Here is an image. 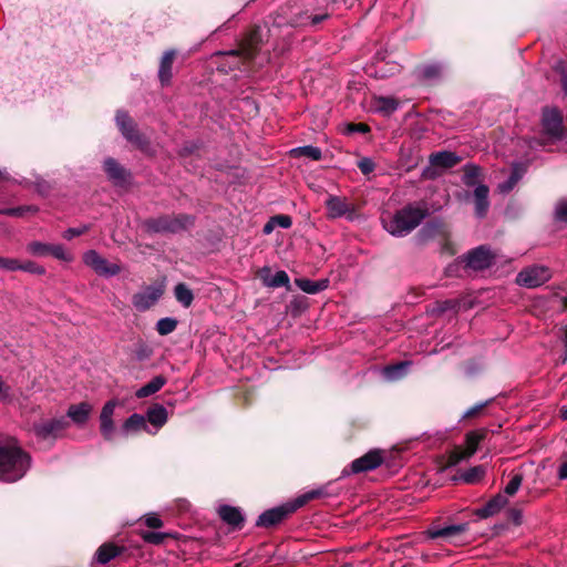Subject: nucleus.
<instances>
[{
	"instance_id": "nucleus-54",
	"label": "nucleus",
	"mask_w": 567,
	"mask_h": 567,
	"mask_svg": "<svg viewBox=\"0 0 567 567\" xmlns=\"http://www.w3.org/2000/svg\"><path fill=\"white\" fill-rule=\"evenodd\" d=\"M9 395L10 388L2 380H0V401L7 400Z\"/></svg>"
},
{
	"instance_id": "nucleus-1",
	"label": "nucleus",
	"mask_w": 567,
	"mask_h": 567,
	"mask_svg": "<svg viewBox=\"0 0 567 567\" xmlns=\"http://www.w3.org/2000/svg\"><path fill=\"white\" fill-rule=\"evenodd\" d=\"M429 215L424 204H408L394 214L382 216L383 228L394 237H405L412 233Z\"/></svg>"
},
{
	"instance_id": "nucleus-16",
	"label": "nucleus",
	"mask_w": 567,
	"mask_h": 567,
	"mask_svg": "<svg viewBox=\"0 0 567 567\" xmlns=\"http://www.w3.org/2000/svg\"><path fill=\"white\" fill-rule=\"evenodd\" d=\"M382 463V456L378 451H370L365 455L351 463L352 473L372 471Z\"/></svg>"
},
{
	"instance_id": "nucleus-21",
	"label": "nucleus",
	"mask_w": 567,
	"mask_h": 567,
	"mask_svg": "<svg viewBox=\"0 0 567 567\" xmlns=\"http://www.w3.org/2000/svg\"><path fill=\"white\" fill-rule=\"evenodd\" d=\"M142 430L147 433L155 434V432H152L150 430L145 416L138 413H133L131 416L126 419V421L122 425L121 433L124 436H127L130 433H135Z\"/></svg>"
},
{
	"instance_id": "nucleus-8",
	"label": "nucleus",
	"mask_w": 567,
	"mask_h": 567,
	"mask_svg": "<svg viewBox=\"0 0 567 567\" xmlns=\"http://www.w3.org/2000/svg\"><path fill=\"white\" fill-rule=\"evenodd\" d=\"M260 37L257 31H252L249 35L241 42L240 47L237 50L229 51L227 55L233 58H239L243 63H248L252 61L258 51L260 50Z\"/></svg>"
},
{
	"instance_id": "nucleus-38",
	"label": "nucleus",
	"mask_w": 567,
	"mask_h": 567,
	"mask_svg": "<svg viewBox=\"0 0 567 567\" xmlns=\"http://www.w3.org/2000/svg\"><path fill=\"white\" fill-rule=\"evenodd\" d=\"M100 431L106 441H112L115 433L113 419L100 417Z\"/></svg>"
},
{
	"instance_id": "nucleus-52",
	"label": "nucleus",
	"mask_w": 567,
	"mask_h": 567,
	"mask_svg": "<svg viewBox=\"0 0 567 567\" xmlns=\"http://www.w3.org/2000/svg\"><path fill=\"white\" fill-rule=\"evenodd\" d=\"M144 539L152 544H161L164 539V535L161 533L150 532L144 535Z\"/></svg>"
},
{
	"instance_id": "nucleus-53",
	"label": "nucleus",
	"mask_w": 567,
	"mask_h": 567,
	"mask_svg": "<svg viewBox=\"0 0 567 567\" xmlns=\"http://www.w3.org/2000/svg\"><path fill=\"white\" fill-rule=\"evenodd\" d=\"M145 523L151 528H159L163 525L161 518L158 516H156V515H148L146 517Z\"/></svg>"
},
{
	"instance_id": "nucleus-25",
	"label": "nucleus",
	"mask_w": 567,
	"mask_h": 567,
	"mask_svg": "<svg viewBox=\"0 0 567 567\" xmlns=\"http://www.w3.org/2000/svg\"><path fill=\"white\" fill-rule=\"evenodd\" d=\"M296 286L306 293L315 295L329 287V279L310 280L307 278L295 279Z\"/></svg>"
},
{
	"instance_id": "nucleus-37",
	"label": "nucleus",
	"mask_w": 567,
	"mask_h": 567,
	"mask_svg": "<svg viewBox=\"0 0 567 567\" xmlns=\"http://www.w3.org/2000/svg\"><path fill=\"white\" fill-rule=\"evenodd\" d=\"M177 327V320L174 318H162L156 323V331L161 336H167L172 333Z\"/></svg>"
},
{
	"instance_id": "nucleus-51",
	"label": "nucleus",
	"mask_w": 567,
	"mask_h": 567,
	"mask_svg": "<svg viewBox=\"0 0 567 567\" xmlns=\"http://www.w3.org/2000/svg\"><path fill=\"white\" fill-rule=\"evenodd\" d=\"M422 74L426 79L436 78L440 74V68L437 65H427L422 70Z\"/></svg>"
},
{
	"instance_id": "nucleus-12",
	"label": "nucleus",
	"mask_w": 567,
	"mask_h": 567,
	"mask_svg": "<svg viewBox=\"0 0 567 567\" xmlns=\"http://www.w3.org/2000/svg\"><path fill=\"white\" fill-rule=\"evenodd\" d=\"M162 295L163 290L161 288L148 286L133 296L132 303L137 311L143 312L153 307Z\"/></svg>"
},
{
	"instance_id": "nucleus-40",
	"label": "nucleus",
	"mask_w": 567,
	"mask_h": 567,
	"mask_svg": "<svg viewBox=\"0 0 567 567\" xmlns=\"http://www.w3.org/2000/svg\"><path fill=\"white\" fill-rule=\"evenodd\" d=\"M50 255L59 260L66 262L73 260V255L68 252L62 245H51Z\"/></svg>"
},
{
	"instance_id": "nucleus-20",
	"label": "nucleus",
	"mask_w": 567,
	"mask_h": 567,
	"mask_svg": "<svg viewBox=\"0 0 567 567\" xmlns=\"http://www.w3.org/2000/svg\"><path fill=\"white\" fill-rule=\"evenodd\" d=\"M92 411H93L92 404H90L89 402H81L79 404L70 405L68 409L66 415L76 425L82 426L89 420Z\"/></svg>"
},
{
	"instance_id": "nucleus-62",
	"label": "nucleus",
	"mask_w": 567,
	"mask_h": 567,
	"mask_svg": "<svg viewBox=\"0 0 567 567\" xmlns=\"http://www.w3.org/2000/svg\"><path fill=\"white\" fill-rule=\"evenodd\" d=\"M399 70H400V65L396 63H393V64H391L389 71L391 72V74H393V73L398 72Z\"/></svg>"
},
{
	"instance_id": "nucleus-36",
	"label": "nucleus",
	"mask_w": 567,
	"mask_h": 567,
	"mask_svg": "<svg viewBox=\"0 0 567 567\" xmlns=\"http://www.w3.org/2000/svg\"><path fill=\"white\" fill-rule=\"evenodd\" d=\"M485 473V467L483 465H477L464 471L461 474V480L466 484H476L482 481Z\"/></svg>"
},
{
	"instance_id": "nucleus-29",
	"label": "nucleus",
	"mask_w": 567,
	"mask_h": 567,
	"mask_svg": "<svg viewBox=\"0 0 567 567\" xmlns=\"http://www.w3.org/2000/svg\"><path fill=\"white\" fill-rule=\"evenodd\" d=\"M167 380L163 375L154 377L148 383L141 386L136 392L135 396L138 399H144L151 396L152 394L158 392L165 384Z\"/></svg>"
},
{
	"instance_id": "nucleus-57",
	"label": "nucleus",
	"mask_w": 567,
	"mask_h": 567,
	"mask_svg": "<svg viewBox=\"0 0 567 567\" xmlns=\"http://www.w3.org/2000/svg\"><path fill=\"white\" fill-rule=\"evenodd\" d=\"M455 307V303L454 301L452 300H446L444 301L441 306H440V311H446L449 309H453Z\"/></svg>"
},
{
	"instance_id": "nucleus-33",
	"label": "nucleus",
	"mask_w": 567,
	"mask_h": 567,
	"mask_svg": "<svg viewBox=\"0 0 567 567\" xmlns=\"http://www.w3.org/2000/svg\"><path fill=\"white\" fill-rule=\"evenodd\" d=\"M481 174H482V169L480 166H477L475 164H466L464 166V175L462 178L463 183L467 187H473L478 183Z\"/></svg>"
},
{
	"instance_id": "nucleus-59",
	"label": "nucleus",
	"mask_w": 567,
	"mask_h": 567,
	"mask_svg": "<svg viewBox=\"0 0 567 567\" xmlns=\"http://www.w3.org/2000/svg\"><path fill=\"white\" fill-rule=\"evenodd\" d=\"M327 18H328V16H327V14H316V16H313V17L311 18V23H312L313 25H316V24H318V23L322 22V21H323L324 19H327Z\"/></svg>"
},
{
	"instance_id": "nucleus-26",
	"label": "nucleus",
	"mask_w": 567,
	"mask_h": 567,
	"mask_svg": "<svg viewBox=\"0 0 567 567\" xmlns=\"http://www.w3.org/2000/svg\"><path fill=\"white\" fill-rule=\"evenodd\" d=\"M507 504V498L501 494L489 499L483 507L476 511L477 516L487 518L498 513Z\"/></svg>"
},
{
	"instance_id": "nucleus-47",
	"label": "nucleus",
	"mask_w": 567,
	"mask_h": 567,
	"mask_svg": "<svg viewBox=\"0 0 567 567\" xmlns=\"http://www.w3.org/2000/svg\"><path fill=\"white\" fill-rule=\"evenodd\" d=\"M19 267H20V261L18 259L0 257V268L14 271V270H19Z\"/></svg>"
},
{
	"instance_id": "nucleus-32",
	"label": "nucleus",
	"mask_w": 567,
	"mask_h": 567,
	"mask_svg": "<svg viewBox=\"0 0 567 567\" xmlns=\"http://www.w3.org/2000/svg\"><path fill=\"white\" fill-rule=\"evenodd\" d=\"M292 157H308L312 161H320L322 152L319 147L312 145L299 146L290 151Z\"/></svg>"
},
{
	"instance_id": "nucleus-34",
	"label": "nucleus",
	"mask_w": 567,
	"mask_h": 567,
	"mask_svg": "<svg viewBox=\"0 0 567 567\" xmlns=\"http://www.w3.org/2000/svg\"><path fill=\"white\" fill-rule=\"evenodd\" d=\"M121 549L112 544L102 545L96 551V560L100 564H106L117 555H120Z\"/></svg>"
},
{
	"instance_id": "nucleus-63",
	"label": "nucleus",
	"mask_w": 567,
	"mask_h": 567,
	"mask_svg": "<svg viewBox=\"0 0 567 567\" xmlns=\"http://www.w3.org/2000/svg\"><path fill=\"white\" fill-rule=\"evenodd\" d=\"M560 415H561L563 420L567 421V406H563L560 409Z\"/></svg>"
},
{
	"instance_id": "nucleus-22",
	"label": "nucleus",
	"mask_w": 567,
	"mask_h": 567,
	"mask_svg": "<svg viewBox=\"0 0 567 567\" xmlns=\"http://www.w3.org/2000/svg\"><path fill=\"white\" fill-rule=\"evenodd\" d=\"M218 514L225 523L233 526L234 528H241L245 520L241 511L229 505L220 506L218 508Z\"/></svg>"
},
{
	"instance_id": "nucleus-39",
	"label": "nucleus",
	"mask_w": 567,
	"mask_h": 567,
	"mask_svg": "<svg viewBox=\"0 0 567 567\" xmlns=\"http://www.w3.org/2000/svg\"><path fill=\"white\" fill-rule=\"evenodd\" d=\"M50 244H43L40 241H32L28 245V251L34 256H47L50 255Z\"/></svg>"
},
{
	"instance_id": "nucleus-46",
	"label": "nucleus",
	"mask_w": 567,
	"mask_h": 567,
	"mask_svg": "<svg viewBox=\"0 0 567 567\" xmlns=\"http://www.w3.org/2000/svg\"><path fill=\"white\" fill-rule=\"evenodd\" d=\"M555 217L559 221L567 223V200H561L556 205Z\"/></svg>"
},
{
	"instance_id": "nucleus-35",
	"label": "nucleus",
	"mask_w": 567,
	"mask_h": 567,
	"mask_svg": "<svg viewBox=\"0 0 567 567\" xmlns=\"http://www.w3.org/2000/svg\"><path fill=\"white\" fill-rule=\"evenodd\" d=\"M174 295L177 301L185 308H188L194 300L193 291L185 284L176 285Z\"/></svg>"
},
{
	"instance_id": "nucleus-5",
	"label": "nucleus",
	"mask_w": 567,
	"mask_h": 567,
	"mask_svg": "<svg viewBox=\"0 0 567 567\" xmlns=\"http://www.w3.org/2000/svg\"><path fill=\"white\" fill-rule=\"evenodd\" d=\"M69 427V422L65 417L43 420L33 424V433L39 440L54 441L61 437L64 431Z\"/></svg>"
},
{
	"instance_id": "nucleus-42",
	"label": "nucleus",
	"mask_w": 567,
	"mask_h": 567,
	"mask_svg": "<svg viewBox=\"0 0 567 567\" xmlns=\"http://www.w3.org/2000/svg\"><path fill=\"white\" fill-rule=\"evenodd\" d=\"M523 482V475L522 474H514L509 482L506 484L504 492L508 496H513L517 493Z\"/></svg>"
},
{
	"instance_id": "nucleus-44",
	"label": "nucleus",
	"mask_w": 567,
	"mask_h": 567,
	"mask_svg": "<svg viewBox=\"0 0 567 567\" xmlns=\"http://www.w3.org/2000/svg\"><path fill=\"white\" fill-rule=\"evenodd\" d=\"M491 401L492 400H487L485 402L477 403L474 406L470 408L463 414V419H470V417L478 416L481 414V412L483 411V409L485 406H487Z\"/></svg>"
},
{
	"instance_id": "nucleus-18",
	"label": "nucleus",
	"mask_w": 567,
	"mask_h": 567,
	"mask_svg": "<svg viewBox=\"0 0 567 567\" xmlns=\"http://www.w3.org/2000/svg\"><path fill=\"white\" fill-rule=\"evenodd\" d=\"M485 436L486 430L470 432L466 435V447L463 451L456 453L455 461L458 462L461 460H467L473 456L477 451L478 444L485 439Z\"/></svg>"
},
{
	"instance_id": "nucleus-3",
	"label": "nucleus",
	"mask_w": 567,
	"mask_h": 567,
	"mask_svg": "<svg viewBox=\"0 0 567 567\" xmlns=\"http://www.w3.org/2000/svg\"><path fill=\"white\" fill-rule=\"evenodd\" d=\"M468 529V523L452 524L445 526H430L424 532L426 539H442L444 543L463 546L467 543L465 533Z\"/></svg>"
},
{
	"instance_id": "nucleus-14",
	"label": "nucleus",
	"mask_w": 567,
	"mask_h": 567,
	"mask_svg": "<svg viewBox=\"0 0 567 567\" xmlns=\"http://www.w3.org/2000/svg\"><path fill=\"white\" fill-rule=\"evenodd\" d=\"M494 260V255L485 246H480L466 256V266L474 270H483L488 268Z\"/></svg>"
},
{
	"instance_id": "nucleus-24",
	"label": "nucleus",
	"mask_w": 567,
	"mask_h": 567,
	"mask_svg": "<svg viewBox=\"0 0 567 567\" xmlns=\"http://www.w3.org/2000/svg\"><path fill=\"white\" fill-rule=\"evenodd\" d=\"M460 162V157L449 151H442L430 155V163L435 167L451 168Z\"/></svg>"
},
{
	"instance_id": "nucleus-13",
	"label": "nucleus",
	"mask_w": 567,
	"mask_h": 567,
	"mask_svg": "<svg viewBox=\"0 0 567 567\" xmlns=\"http://www.w3.org/2000/svg\"><path fill=\"white\" fill-rule=\"evenodd\" d=\"M327 214L329 218L348 217L352 218L353 206L343 197L329 195L326 199Z\"/></svg>"
},
{
	"instance_id": "nucleus-11",
	"label": "nucleus",
	"mask_w": 567,
	"mask_h": 567,
	"mask_svg": "<svg viewBox=\"0 0 567 567\" xmlns=\"http://www.w3.org/2000/svg\"><path fill=\"white\" fill-rule=\"evenodd\" d=\"M297 511L295 503L268 509L259 515L256 525L259 527H271L282 522L289 514Z\"/></svg>"
},
{
	"instance_id": "nucleus-15",
	"label": "nucleus",
	"mask_w": 567,
	"mask_h": 567,
	"mask_svg": "<svg viewBox=\"0 0 567 567\" xmlns=\"http://www.w3.org/2000/svg\"><path fill=\"white\" fill-rule=\"evenodd\" d=\"M104 171L109 179L115 186H125L130 182V173L121 166L114 158L109 157L103 164Z\"/></svg>"
},
{
	"instance_id": "nucleus-58",
	"label": "nucleus",
	"mask_w": 567,
	"mask_h": 567,
	"mask_svg": "<svg viewBox=\"0 0 567 567\" xmlns=\"http://www.w3.org/2000/svg\"><path fill=\"white\" fill-rule=\"evenodd\" d=\"M560 75H561V87H563L564 93L567 95V72L565 70H563L560 72Z\"/></svg>"
},
{
	"instance_id": "nucleus-43",
	"label": "nucleus",
	"mask_w": 567,
	"mask_h": 567,
	"mask_svg": "<svg viewBox=\"0 0 567 567\" xmlns=\"http://www.w3.org/2000/svg\"><path fill=\"white\" fill-rule=\"evenodd\" d=\"M19 270H23L25 272L34 274L42 276L45 274V268L34 261H25L20 262Z\"/></svg>"
},
{
	"instance_id": "nucleus-23",
	"label": "nucleus",
	"mask_w": 567,
	"mask_h": 567,
	"mask_svg": "<svg viewBox=\"0 0 567 567\" xmlns=\"http://www.w3.org/2000/svg\"><path fill=\"white\" fill-rule=\"evenodd\" d=\"M174 59H175L174 50L166 51L161 59L159 69H158V79H159L162 85H167L172 80V76H173L172 68H173Z\"/></svg>"
},
{
	"instance_id": "nucleus-30",
	"label": "nucleus",
	"mask_w": 567,
	"mask_h": 567,
	"mask_svg": "<svg viewBox=\"0 0 567 567\" xmlns=\"http://www.w3.org/2000/svg\"><path fill=\"white\" fill-rule=\"evenodd\" d=\"M410 364V361H401L395 364L386 365L382 374L388 381H396L406 374Z\"/></svg>"
},
{
	"instance_id": "nucleus-50",
	"label": "nucleus",
	"mask_w": 567,
	"mask_h": 567,
	"mask_svg": "<svg viewBox=\"0 0 567 567\" xmlns=\"http://www.w3.org/2000/svg\"><path fill=\"white\" fill-rule=\"evenodd\" d=\"M115 408H116V402L115 401L106 402L104 404L102 411H101L100 417L113 419V414H114Z\"/></svg>"
},
{
	"instance_id": "nucleus-10",
	"label": "nucleus",
	"mask_w": 567,
	"mask_h": 567,
	"mask_svg": "<svg viewBox=\"0 0 567 567\" xmlns=\"http://www.w3.org/2000/svg\"><path fill=\"white\" fill-rule=\"evenodd\" d=\"M542 127L545 134L554 138H560L564 133L561 112L555 107L544 109Z\"/></svg>"
},
{
	"instance_id": "nucleus-56",
	"label": "nucleus",
	"mask_w": 567,
	"mask_h": 567,
	"mask_svg": "<svg viewBox=\"0 0 567 567\" xmlns=\"http://www.w3.org/2000/svg\"><path fill=\"white\" fill-rule=\"evenodd\" d=\"M350 131L359 132V133H367V132H369V127L367 124L358 123V124H352L350 126Z\"/></svg>"
},
{
	"instance_id": "nucleus-19",
	"label": "nucleus",
	"mask_w": 567,
	"mask_h": 567,
	"mask_svg": "<svg viewBox=\"0 0 567 567\" xmlns=\"http://www.w3.org/2000/svg\"><path fill=\"white\" fill-rule=\"evenodd\" d=\"M489 189L484 184H478L473 193L474 196V205H475V215L478 218H483L486 216L489 208L488 200Z\"/></svg>"
},
{
	"instance_id": "nucleus-7",
	"label": "nucleus",
	"mask_w": 567,
	"mask_h": 567,
	"mask_svg": "<svg viewBox=\"0 0 567 567\" xmlns=\"http://www.w3.org/2000/svg\"><path fill=\"white\" fill-rule=\"evenodd\" d=\"M83 261L86 266L91 267L99 276L113 277L121 272V267L117 264L109 262L96 250H87L83 255Z\"/></svg>"
},
{
	"instance_id": "nucleus-2",
	"label": "nucleus",
	"mask_w": 567,
	"mask_h": 567,
	"mask_svg": "<svg viewBox=\"0 0 567 567\" xmlns=\"http://www.w3.org/2000/svg\"><path fill=\"white\" fill-rule=\"evenodd\" d=\"M31 464L30 455L14 440L0 444V480L17 482L28 472Z\"/></svg>"
},
{
	"instance_id": "nucleus-17",
	"label": "nucleus",
	"mask_w": 567,
	"mask_h": 567,
	"mask_svg": "<svg viewBox=\"0 0 567 567\" xmlns=\"http://www.w3.org/2000/svg\"><path fill=\"white\" fill-rule=\"evenodd\" d=\"M399 105V101L392 96H373L370 102L371 110L383 116L392 115Z\"/></svg>"
},
{
	"instance_id": "nucleus-64",
	"label": "nucleus",
	"mask_w": 567,
	"mask_h": 567,
	"mask_svg": "<svg viewBox=\"0 0 567 567\" xmlns=\"http://www.w3.org/2000/svg\"><path fill=\"white\" fill-rule=\"evenodd\" d=\"M8 177L4 172L0 169V182L6 181Z\"/></svg>"
},
{
	"instance_id": "nucleus-9",
	"label": "nucleus",
	"mask_w": 567,
	"mask_h": 567,
	"mask_svg": "<svg viewBox=\"0 0 567 567\" xmlns=\"http://www.w3.org/2000/svg\"><path fill=\"white\" fill-rule=\"evenodd\" d=\"M115 120L121 133L127 141L141 148L146 145V140L138 133L136 125L126 112L117 111Z\"/></svg>"
},
{
	"instance_id": "nucleus-45",
	"label": "nucleus",
	"mask_w": 567,
	"mask_h": 567,
	"mask_svg": "<svg viewBox=\"0 0 567 567\" xmlns=\"http://www.w3.org/2000/svg\"><path fill=\"white\" fill-rule=\"evenodd\" d=\"M358 167L362 174L368 175L374 171L375 164L371 158L363 157L358 162Z\"/></svg>"
},
{
	"instance_id": "nucleus-6",
	"label": "nucleus",
	"mask_w": 567,
	"mask_h": 567,
	"mask_svg": "<svg viewBox=\"0 0 567 567\" xmlns=\"http://www.w3.org/2000/svg\"><path fill=\"white\" fill-rule=\"evenodd\" d=\"M551 278V271L546 266L534 265L520 270L516 277L517 285L526 288H537Z\"/></svg>"
},
{
	"instance_id": "nucleus-27",
	"label": "nucleus",
	"mask_w": 567,
	"mask_h": 567,
	"mask_svg": "<svg viewBox=\"0 0 567 567\" xmlns=\"http://www.w3.org/2000/svg\"><path fill=\"white\" fill-rule=\"evenodd\" d=\"M145 419L155 427L156 433L167 422V410L161 404H155L147 410Z\"/></svg>"
},
{
	"instance_id": "nucleus-41",
	"label": "nucleus",
	"mask_w": 567,
	"mask_h": 567,
	"mask_svg": "<svg viewBox=\"0 0 567 567\" xmlns=\"http://www.w3.org/2000/svg\"><path fill=\"white\" fill-rule=\"evenodd\" d=\"M266 284L269 287H285L289 284V277L286 271L279 270Z\"/></svg>"
},
{
	"instance_id": "nucleus-61",
	"label": "nucleus",
	"mask_w": 567,
	"mask_h": 567,
	"mask_svg": "<svg viewBox=\"0 0 567 567\" xmlns=\"http://www.w3.org/2000/svg\"><path fill=\"white\" fill-rule=\"evenodd\" d=\"M564 344H565V355L563 358V362L567 361V327L564 334Z\"/></svg>"
},
{
	"instance_id": "nucleus-48",
	"label": "nucleus",
	"mask_w": 567,
	"mask_h": 567,
	"mask_svg": "<svg viewBox=\"0 0 567 567\" xmlns=\"http://www.w3.org/2000/svg\"><path fill=\"white\" fill-rule=\"evenodd\" d=\"M271 219L276 227L289 228L292 225L291 217L288 215H276Z\"/></svg>"
},
{
	"instance_id": "nucleus-60",
	"label": "nucleus",
	"mask_w": 567,
	"mask_h": 567,
	"mask_svg": "<svg viewBox=\"0 0 567 567\" xmlns=\"http://www.w3.org/2000/svg\"><path fill=\"white\" fill-rule=\"evenodd\" d=\"M275 227L276 225L275 223H272V219L270 218L269 221L264 226V233L268 235L274 230Z\"/></svg>"
},
{
	"instance_id": "nucleus-31",
	"label": "nucleus",
	"mask_w": 567,
	"mask_h": 567,
	"mask_svg": "<svg viewBox=\"0 0 567 567\" xmlns=\"http://www.w3.org/2000/svg\"><path fill=\"white\" fill-rule=\"evenodd\" d=\"M331 494L328 491V486H321V487L313 488L311 491L306 492L305 494H302L299 497H297L293 501V503H295V505H296V507L298 509L299 507L303 506L305 504H307L311 499L321 498V497H328Z\"/></svg>"
},
{
	"instance_id": "nucleus-49",
	"label": "nucleus",
	"mask_w": 567,
	"mask_h": 567,
	"mask_svg": "<svg viewBox=\"0 0 567 567\" xmlns=\"http://www.w3.org/2000/svg\"><path fill=\"white\" fill-rule=\"evenodd\" d=\"M87 230H89V226H82V227H78V228H68L63 233V238L66 240H71L72 238H74L76 236L83 235Z\"/></svg>"
},
{
	"instance_id": "nucleus-28",
	"label": "nucleus",
	"mask_w": 567,
	"mask_h": 567,
	"mask_svg": "<svg viewBox=\"0 0 567 567\" xmlns=\"http://www.w3.org/2000/svg\"><path fill=\"white\" fill-rule=\"evenodd\" d=\"M524 173H525V169L523 168V166L520 164H518V163L514 164L508 178L505 182L498 184V186H497L498 192L502 194H508L516 186V184L522 179Z\"/></svg>"
},
{
	"instance_id": "nucleus-4",
	"label": "nucleus",
	"mask_w": 567,
	"mask_h": 567,
	"mask_svg": "<svg viewBox=\"0 0 567 567\" xmlns=\"http://www.w3.org/2000/svg\"><path fill=\"white\" fill-rule=\"evenodd\" d=\"M194 224V219L187 215L161 216L146 221L148 230L154 233H178Z\"/></svg>"
},
{
	"instance_id": "nucleus-55",
	"label": "nucleus",
	"mask_w": 567,
	"mask_h": 567,
	"mask_svg": "<svg viewBox=\"0 0 567 567\" xmlns=\"http://www.w3.org/2000/svg\"><path fill=\"white\" fill-rule=\"evenodd\" d=\"M557 476L559 480L565 481L567 480V461L563 462L557 471Z\"/></svg>"
}]
</instances>
